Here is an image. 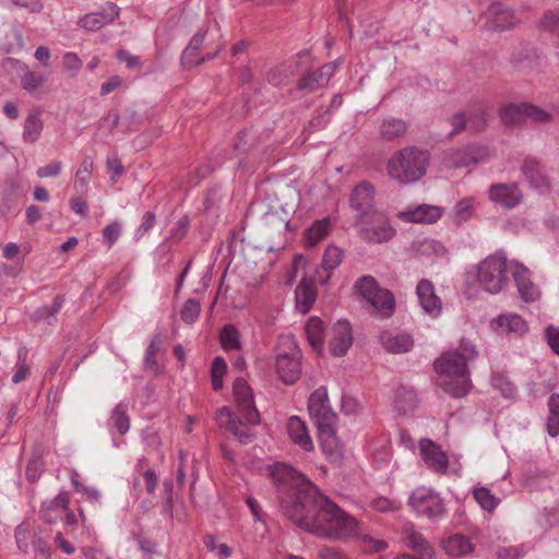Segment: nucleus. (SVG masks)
Wrapping results in <instances>:
<instances>
[{
	"label": "nucleus",
	"instance_id": "obj_56",
	"mask_svg": "<svg viewBox=\"0 0 559 559\" xmlns=\"http://www.w3.org/2000/svg\"><path fill=\"white\" fill-rule=\"evenodd\" d=\"M159 342H160L159 338L157 336H155L151 341L150 345L147 346L145 356H144V360H143L145 369H150V370L157 369V362H156L155 356L159 349L158 348Z\"/></svg>",
	"mask_w": 559,
	"mask_h": 559
},
{
	"label": "nucleus",
	"instance_id": "obj_42",
	"mask_svg": "<svg viewBox=\"0 0 559 559\" xmlns=\"http://www.w3.org/2000/svg\"><path fill=\"white\" fill-rule=\"evenodd\" d=\"M219 342L224 350L240 349L242 345L239 331L231 324L223 326Z\"/></svg>",
	"mask_w": 559,
	"mask_h": 559
},
{
	"label": "nucleus",
	"instance_id": "obj_51",
	"mask_svg": "<svg viewBox=\"0 0 559 559\" xmlns=\"http://www.w3.org/2000/svg\"><path fill=\"white\" fill-rule=\"evenodd\" d=\"M360 540V547L364 552L376 554L384 550L388 544L384 540L374 539L372 536L367 534H360L356 536Z\"/></svg>",
	"mask_w": 559,
	"mask_h": 559
},
{
	"label": "nucleus",
	"instance_id": "obj_47",
	"mask_svg": "<svg viewBox=\"0 0 559 559\" xmlns=\"http://www.w3.org/2000/svg\"><path fill=\"white\" fill-rule=\"evenodd\" d=\"M469 127L475 131H483L487 124V110L484 105L477 104L469 111L468 115Z\"/></svg>",
	"mask_w": 559,
	"mask_h": 559
},
{
	"label": "nucleus",
	"instance_id": "obj_19",
	"mask_svg": "<svg viewBox=\"0 0 559 559\" xmlns=\"http://www.w3.org/2000/svg\"><path fill=\"white\" fill-rule=\"evenodd\" d=\"M486 25L492 31H506L514 25L513 12L500 2L492 3L485 13Z\"/></svg>",
	"mask_w": 559,
	"mask_h": 559
},
{
	"label": "nucleus",
	"instance_id": "obj_1",
	"mask_svg": "<svg viewBox=\"0 0 559 559\" xmlns=\"http://www.w3.org/2000/svg\"><path fill=\"white\" fill-rule=\"evenodd\" d=\"M278 474H274L277 481H283L294 487L295 499L283 506L286 516L299 527L312 533L314 515L319 510V498L323 493L304 475L290 466H283Z\"/></svg>",
	"mask_w": 559,
	"mask_h": 559
},
{
	"label": "nucleus",
	"instance_id": "obj_60",
	"mask_svg": "<svg viewBox=\"0 0 559 559\" xmlns=\"http://www.w3.org/2000/svg\"><path fill=\"white\" fill-rule=\"evenodd\" d=\"M450 123L453 127V130L450 132L449 135L454 136L455 134L465 129L466 124L468 123V117L466 116V114L459 111L450 118Z\"/></svg>",
	"mask_w": 559,
	"mask_h": 559
},
{
	"label": "nucleus",
	"instance_id": "obj_7",
	"mask_svg": "<svg viewBox=\"0 0 559 559\" xmlns=\"http://www.w3.org/2000/svg\"><path fill=\"white\" fill-rule=\"evenodd\" d=\"M409 503L417 514L427 516L433 521L440 519L444 513V506L441 498L426 488L414 490L409 497Z\"/></svg>",
	"mask_w": 559,
	"mask_h": 559
},
{
	"label": "nucleus",
	"instance_id": "obj_46",
	"mask_svg": "<svg viewBox=\"0 0 559 559\" xmlns=\"http://www.w3.org/2000/svg\"><path fill=\"white\" fill-rule=\"evenodd\" d=\"M63 302V296H56L50 306L41 307L34 313V320H44L48 323H51V319L55 318V316L60 311Z\"/></svg>",
	"mask_w": 559,
	"mask_h": 559
},
{
	"label": "nucleus",
	"instance_id": "obj_28",
	"mask_svg": "<svg viewBox=\"0 0 559 559\" xmlns=\"http://www.w3.org/2000/svg\"><path fill=\"white\" fill-rule=\"evenodd\" d=\"M501 333H514L523 335L527 331V324L521 316L515 313H503L493 321Z\"/></svg>",
	"mask_w": 559,
	"mask_h": 559
},
{
	"label": "nucleus",
	"instance_id": "obj_14",
	"mask_svg": "<svg viewBox=\"0 0 559 559\" xmlns=\"http://www.w3.org/2000/svg\"><path fill=\"white\" fill-rule=\"evenodd\" d=\"M419 453L429 468L437 473H447L449 467L448 456L437 443L429 439H421L419 441Z\"/></svg>",
	"mask_w": 559,
	"mask_h": 559
},
{
	"label": "nucleus",
	"instance_id": "obj_54",
	"mask_svg": "<svg viewBox=\"0 0 559 559\" xmlns=\"http://www.w3.org/2000/svg\"><path fill=\"white\" fill-rule=\"evenodd\" d=\"M201 306L195 299H188L181 309V319L186 323H193L200 314Z\"/></svg>",
	"mask_w": 559,
	"mask_h": 559
},
{
	"label": "nucleus",
	"instance_id": "obj_12",
	"mask_svg": "<svg viewBox=\"0 0 559 559\" xmlns=\"http://www.w3.org/2000/svg\"><path fill=\"white\" fill-rule=\"evenodd\" d=\"M234 395L242 417L252 425L260 421V415L254 406L253 394L250 386L241 379L234 383Z\"/></svg>",
	"mask_w": 559,
	"mask_h": 559
},
{
	"label": "nucleus",
	"instance_id": "obj_31",
	"mask_svg": "<svg viewBox=\"0 0 559 559\" xmlns=\"http://www.w3.org/2000/svg\"><path fill=\"white\" fill-rule=\"evenodd\" d=\"M296 70L297 63L289 60L270 69L266 73V80L274 86H282L295 74Z\"/></svg>",
	"mask_w": 559,
	"mask_h": 559
},
{
	"label": "nucleus",
	"instance_id": "obj_24",
	"mask_svg": "<svg viewBox=\"0 0 559 559\" xmlns=\"http://www.w3.org/2000/svg\"><path fill=\"white\" fill-rule=\"evenodd\" d=\"M341 261L342 251L340 248L335 246H328L323 254L321 269L316 272L314 281L322 285L326 284L331 276V271L337 267Z\"/></svg>",
	"mask_w": 559,
	"mask_h": 559
},
{
	"label": "nucleus",
	"instance_id": "obj_16",
	"mask_svg": "<svg viewBox=\"0 0 559 559\" xmlns=\"http://www.w3.org/2000/svg\"><path fill=\"white\" fill-rule=\"evenodd\" d=\"M335 63L330 62L314 71L306 72L297 83V90L312 93L324 87L335 71Z\"/></svg>",
	"mask_w": 559,
	"mask_h": 559
},
{
	"label": "nucleus",
	"instance_id": "obj_45",
	"mask_svg": "<svg viewBox=\"0 0 559 559\" xmlns=\"http://www.w3.org/2000/svg\"><path fill=\"white\" fill-rule=\"evenodd\" d=\"M127 412L128 405L119 403L111 413L112 425L120 435L127 433L130 428V418Z\"/></svg>",
	"mask_w": 559,
	"mask_h": 559
},
{
	"label": "nucleus",
	"instance_id": "obj_44",
	"mask_svg": "<svg viewBox=\"0 0 559 559\" xmlns=\"http://www.w3.org/2000/svg\"><path fill=\"white\" fill-rule=\"evenodd\" d=\"M275 366L280 379L286 384L295 383L300 374V357H296V368L290 367L288 361L281 366L280 358H276Z\"/></svg>",
	"mask_w": 559,
	"mask_h": 559
},
{
	"label": "nucleus",
	"instance_id": "obj_33",
	"mask_svg": "<svg viewBox=\"0 0 559 559\" xmlns=\"http://www.w3.org/2000/svg\"><path fill=\"white\" fill-rule=\"evenodd\" d=\"M206 31H199L194 36L191 38L189 45L182 52L181 61L185 67H193L200 64V61H197V57L199 53V50L204 44Z\"/></svg>",
	"mask_w": 559,
	"mask_h": 559
},
{
	"label": "nucleus",
	"instance_id": "obj_10",
	"mask_svg": "<svg viewBox=\"0 0 559 559\" xmlns=\"http://www.w3.org/2000/svg\"><path fill=\"white\" fill-rule=\"evenodd\" d=\"M490 156L485 145L472 144L463 148L447 152L445 163L451 167H465L473 164L484 163Z\"/></svg>",
	"mask_w": 559,
	"mask_h": 559
},
{
	"label": "nucleus",
	"instance_id": "obj_57",
	"mask_svg": "<svg viewBox=\"0 0 559 559\" xmlns=\"http://www.w3.org/2000/svg\"><path fill=\"white\" fill-rule=\"evenodd\" d=\"M62 169V163L59 160H52L48 165L39 167L36 170V175L39 178H51L58 177Z\"/></svg>",
	"mask_w": 559,
	"mask_h": 559
},
{
	"label": "nucleus",
	"instance_id": "obj_48",
	"mask_svg": "<svg viewBox=\"0 0 559 559\" xmlns=\"http://www.w3.org/2000/svg\"><path fill=\"white\" fill-rule=\"evenodd\" d=\"M379 288L378 282L371 275H364L355 283V289L365 300L371 298Z\"/></svg>",
	"mask_w": 559,
	"mask_h": 559
},
{
	"label": "nucleus",
	"instance_id": "obj_17",
	"mask_svg": "<svg viewBox=\"0 0 559 559\" xmlns=\"http://www.w3.org/2000/svg\"><path fill=\"white\" fill-rule=\"evenodd\" d=\"M416 295L423 310L431 318L440 316L442 310L441 299L436 295L435 287L429 280H420L416 287Z\"/></svg>",
	"mask_w": 559,
	"mask_h": 559
},
{
	"label": "nucleus",
	"instance_id": "obj_15",
	"mask_svg": "<svg viewBox=\"0 0 559 559\" xmlns=\"http://www.w3.org/2000/svg\"><path fill=\"white\" fill-rule=\"evenodd\" d=\"M118 17L119 8L115 3L109 2L99 11L85 14L78 24L86 31L95 32L112 23Z\"/></svg>",
	"mask_w": 559,
	"mask_h": 559
},
{
	"label": "nucleus",
	"instance_id": "obj_18",
	"mask_svg": "<svg viewBox=\"0 0 559 559\" xmlns=\"http://www.w3.org/2000/svg\"><path fill=\"white\" fill-rule=\"evenodd\" d=\"M330 350L333 356L345 355L353 343L352 329L348 321H337L331 330Z\"/></svg>",
	"mask_w": 559,
	"mask_h": 559
},
{
	"label": "nucleus",
	"instance_id": "obj_55",
	"mask_svg": "<svg viewBox=\"0 0 559 559\" xmlns=\"http://www.w3.org/2000/svg\"><path fill=\"white\" fill-rule=\"evenodd\" d=\"M120 115L117 109H110L98 122V130H106L108 133H111L115 128L119 124Z\"/></svg>",
	"mask_w": 559,
	"mask_h": 559
},
{
	"label": "nucleus",
	"instance_id": "obj_32",
	"mask_svg": "<svg viewBox=\"0 0 559 559\" xmlns=\"http://www.w3.org/2000/svg\"><path fill=\"white\" fill-rule=\"evenodd\" d=\"M443 548L447 554L453 557H462L471 554L474 547L468 537L462 534H454L448 538Z\"/></svg>",
	"mask_w": 559,
	"mask_h": 559
},
{
	"label": "nucleus",
	"instance_id": "obj_21",
	"mask_svg": "<svg viewBox=\"0 0 559 559\" xmlns=\"http://www.w3.org/2000/svg\"><path fill=\"white\" fill-rule=\"evenodd\" d=\"M287 435L290 441L304 451L311 452L314 449L306 423L298 416H292L286 424Z\"/></svg>",
	"mask_w": 559,
	"mask_h": 559
},
{
	"label": "nucleus",
	"instance_id": "obj_3",
	"mask_svg": "<svg viewBox=\"0 0 559 559\" xmlns=\"http://www.w3.org/2000/svg\"><path fill=\"white\" fill-rule=\"evenodd\" d=\"M312 533L326 539H346L357 536L359 524L326 496L319 498Z\"/></svg>",
	"mask_w": 559,
	"mask_h": 559
},
{
	"label": "nucleus",
	"instance_id": "obj_23",
	"mask_svg": "<svg viewBox=\"0 0 559 559\" xmlns=\"http://www.w3.org/2000/svg\"><path fill=\"white\" fill-rule=\"evenodd\" d=\"M511 273L516 283L521 298L525 301L536 300L539 296V292L528 278L527 269L516 262H513Z\"/></svg>",
	"mask_w": 559,
	"mask_h": 559
},
{
	"label": "nucleus",
	"instance_id": "obj_59",
	"mask_svg": "<svg viewBox=\"0 0 559 559\" xmlns=\"http://www.w3.org/2000/svg\"><path fill=\"white\" fill-rule=\"evenodd\" d=\"M542 26L555 34L559 35V11H549L542 20Z\"/></svg>",
	"mask_w": 559,
	"mask_h": 559
},
{
	"label": "nucleus",
	"instance_id": "obj_52",
	"mask_svg": "<svg viewBox=\"0 0 559 559\" xmlns=\"http://www.w3.org/2000/svg\"><path fill=\"white\" fill-rule=\"evenodd\" d=\"M474 498L487 511H492L499 503V500L484 487L474 490Z\"/></svg>",
	"mask_w": 559,
	"mask_h": 559
},
{
	"label": "nucleus",
	"instance_id": "obj_2",
	"mask_svg": "<svg viewBox=\"0 0 559 559\" xmlns=\"http://www.w3.org/2000/svg\"><path fill=\"white\" fill-rule=\"evenodd\" d=\"M477 355L475 345L462 340L456 349L445 352L436 359L435 370L440 376L439 385L451 396L462 397L469 392L472 382L467 364Z\"/></svg>",
	"mask_w": 559,
	"mask_h": 559
},
{
	"label": "nucleus",
	"instance_id": "obj_50",
	"mask_svg": "<svg viewBox=\"0 0 559 559\" xmlns=\"http://www.w3.org/2000/svg\"><path fill=\"white\" fill-rule=\"evenodd\" d=\"M474 199L465 198L460 200L454 206V219L461 224L467 222L474 214Z\"/></svg>",
	"mask_w": 559,
	"mask_h": 559
},
{
	"label": "nucleus",
	"instance_id": "obj_22",
	"mask_svg": "<svg viewBox=\"0 0 559 559\" xmlns=\"http://www.w3.org/2000/svg\"><path fill=\"white\" fill-rule=\"evenodd\" d=\"M3 67L7 69L12 68L21 71V85L28 92L36 91L46 81V76L44 74L31 71L24 63L16 59L7 58L3 61Z\"/></svg>",
	"mask_w": 559,
	"mask_h": 559
},
{
	"label": "nucleus",
	"instance_id": "obj_25",
	"mask_svg": "<svg viewBox=\"0 0 559 559\" xmlns=\"http://www.w3.org/2000/svg\"><path fill=\"white\" fill-rule=\"evenodd\" d=\"M380 341L382 346L392 354L406 353L414 345L412 336L405 333L393 334L391 332H382Z\"/></svg>",
	"mask_w": 559,
	"mask_h": 559
},
{
	"label": "nucleus",
	"instance_id": "obj_58",
	"mask_svg": "<svg viewBox=\"0 0 559 559\" xmlns=\"http://www.w3.org/2000/svg\"><path fill=\"white\" fill-rule=\"evenodd\" d=\"M44 468V462L40 456H34L32 460H29L27 467H26V477L31 481H35L38 479L39 475L41 474Z\"/></svg>",
	"mask_w": 559,
	"mask_h": 559
},
{
	"label": "nucleus",
	"instance_id": "obj_43",
	"mask_svg": "<svg viewBox=\"0 0 559 559\" xmlns=\"http://www.w3.org/2000/svg\"><path fill=\"white\" fill-rule=\"evenodd\" d=\"M549 415L547 418V431L551 437L559 435V394L552 393L548 399Z\"/></svg>",
	"mask_w": 559,
	"mask_h": 559
},
{
	"label": "nucleus",
	"instance_id": "obj_37",
	"mask_svg": "<svg viewBox=\"0 0 559 559\" xmlns=\"http://www.w3.org/2000/svg\"><path fill=\"white\" fill-rule=\"evenodd\" d=\"M306 335L310 345L317 350L321 352L323 347V323L318 317H312L308 320L306 328Z\"/></svg>",
	"mask_w": 559,
	"mask_h": 559
},
{
	"label": "nucleus",
	"instance_id": "obj_30",
	"mask_svg": "<svg viewBox=\"0 0 559 559\" xmlns=\"http://www.w3.org/2000/svg\"><path fill=\"white\" fill-rule=\"evenodd\" d=\"M407 132V123L399 118L384 119L379 128L382 140L391 142L402 138Z\"/></svg>",
	"mask_w": 559,
	"mask_h": 559
},
{
	"label": "nucleus",
	"instance_id": "obj_49",
	"mask_svg": "<svg viewBox=\"0 0 559 559\" xmlns=\"http://www.w3.org/2000/svg\"><path fill=\"white\" fill-rule=\"evenodd\" d=\"M522 171L527 180L535 187H542L546 183L545 177L540 173L539 164L535 160H525Z\"/></svg>",
	"mask_w": 559,
	"mask_h": 559
},
{
	"label": "nucleus",
	"instance_id": "obj_61",
	"mask_svg": "<svg viewBox=\"0 0 559 559\" xmlns=\"http://www.w3.org/2000/svg\"><path fill=\"white\" fill-rule=\"evenodd\" d=\"M320 559H349L346 554L336 547L323 546L318 550Z\"/></svg>",
	"mask_w": 559,
	"mask_h": 559
},
{
	"label": "nucleus",
	"instance_id": "obj_9",
	"mask_svg": "<svg viewBox=\"0 0 559 559\" xmlns=\"http://www.w3.org/2000/svg\"><path fill=\"white\" fill-rule=\"evenodd\" d=\"M350 206L357 212V221L367 223L369 215L377 212L374 204V188L370 182L361 181L352 191Z\"/></svg>",
	"mask_w": 559,
	"mask_h": 559
},
{
	"label": "nucleus",
	"instance_id": "obj_40",
	"mask_svg": "<svg viewBox=\"0 0 559 559\" xmlns=\"http://www.w3.org/2000/svg\"><path fill=\"white\" fill-rule=\"evenodd\" d=\"M417 404L416 393L412 388L401 386L396 391L395 406L400 413H407Z\"/></svg>",
	"mask_w": 559,
	"mask_h": 559
},
{
	"label": "nucleus",
	"instance_id": "obj_20",
	"mask_svg": "<svg viewBox=\"0 0 559 559\" xmlns=\"http://www.w3.org/2000/svg\"><path fill=\"white\" fill-rule=\"evenodd\" d=\"M443 210L440 206L420 204L414 209L402 211L397 216L406 223H436L442 216Z\"/></svg>",
	"mask_w": 559,
	"mask_h": 559
},
{
	"label": "nucleus",
	"instance_id": "obj_38",
	"mask_svg": "<svg viewBox=\"0 0 559 559\" xmlns=\"http://www.w3.org/2000/svg\"><path fill=\"white\" fill-rule=\"evenodd\" d=\"M41 131L43 122L40 120L39 112H29L24 123V142L34 144L39 139Z\"/></svg>",
	"mask_w": 559,
	"mask_h": 559
},
{
	"label": "nucleus",
	"instance_id": "obj_29",
	"mask_svg": "<svg viewBox=\"0 0 559 559\" xmlns=\"http://www.w3.org/2000/svg\"><path fill=\"white\" fill-rule=\"evenodd\" d=\"M366 301L384 318L390 317L395 308L394 295L384 288H379L378 292L373 294L371 298L366 299Z\"/></svg>",
	"mask_w": 559,
	"mask_h": 559
},
{
	"label": "nucleus",
	"instance_id": "obj_39",
	"mask_svg": "<svg viewBox=\"0 0 559 559\" xmlns=\"http://www.w3.org/2000/svg\"><path fill=\"white\" fill-rule=\"evenodd\" d=\"M404 542L407 547L419 551L421 555L432 558L433 550L428 545L427 540L423 537L421 534L417 533L413 528L405 531Z\"/></svg>",
	"mask_w": 559,
	"mask_h": 559
},
{
	"label": "nucleus",
	"instance_id": "obj_8",
	"mask_svg": "<svg viewBox=\"0 0 559 559\" xmlns=\"http://www.w3.org/2000/svg\"><path fill=\"white\" fill-rule=\"evenodd\" d=\"M370 225L360 229V237L371 243H383L390 241L396 234L390 219L382 212H374L369 215ZM369 219H367V223Z\"/></svg>",
	"mask_w": 559,
	"mask_h": 559
},
{
	"label": "nucleus",
	"instance_id": "obj_64",
	"mask_svg": "<svg viewBox=\"0 0 559 559\" xmlns=\"http://www.w3.org/2000/svg\"><path fill=\"white\" fill-rule=\"evenodd\" d=\"M546 338L552 352L559 356V328L548 326L546 329Z\"/></svg>",
	"mask_w": 559,
	"mask_h": 559
},
{
	"label": "nucleus",
	"instance_id": "obj_5",
	"mask_svg": "<svg viewBox=\"0 0 559 559\" xmlns=\"http://www.w3.org/2000/svg\"><path fill=\"white\" fill-rule=\"evenodd\" d=\"M512 266L513 261H508L502 253L489 255L478 264L477 282L484 290L498 294L508 285L507 273Z\"/></svg>",
	"mask_w": 559,
	"mask_h": 559
},
{
	"label": "nucleus",
	"instance_id": "obj_34",
	"mask_svg": "<svg viewBox=\"0 0 559 559\" xmlns=\"http://www.w3.org/2000/svg\"><path fill=\"white\" fill-rule=\"evenodd\" d=\"M93 168H94L93 158L90 156H85L82 159L80 167L78 168L76 174H75L74 189L78 192L85 193L87 191L88 182L91 180L92 173H93Z\"/></svg>",
	"mask_w": 559,
	"mask_h": 559
},
{
	"label": "nucleus",
	"instance_id": "obj_63",
	"mask_svg": "<svg viewBox=\"0 0 559 559\" xmlns=\"http://www.w3.org/2000/svg\"><path fill=\"white\" fill-rule=\"evenodd\" d=\"M121 227L118 223L107 225L103 230V237L108 246H112L119 238Z\"/></svg>",
	"mask_w": 559,
	"mask_h": 559
},
{
	"label": "nucleus",
	"instance_id": "obj_41",
	"mask_svg": "<svg viewBox=\"0 0 559 559\" xmlns=\"http://www.w3.org/2000/svg\"><path fill=\"white\" fill-rule=\"evenodd\" d=\"M413 247L417 254L420 255H435L438 258L447 255V248L443 246V243L435 239H424L421 241L415 242Z\"/></svg>",
	"mask_w": 559,
	"mask_h": 559
},
{
	"label": "nucleus",
	"instance_id": "obj_11",
	"mask_svg": "<svg viewBox=\"0 0 559 559\" xmlns=\"http://www.w3.org/2000/svg\"><path fill=\"white\" fill-rule=\"evenodd\" d=\"M487 193L492 203L507 210L514 209L523 201V193L515 182L493 183Z\"/></svg>",
	"mask_w": 559,
	"mask_h": 559
},
{
	"label": "nucleus",
	"instance_id": "obj_26",
	"mask_svg": "<svg viewBox=\"0 0 559 559\" xmlns=\"http://www.w3.org/2000/svg\"><path fill=\"white\" fill-rule=\"evenodd\" d=\"M296 357H300V350L293 335H282L278 337L276 346V358H280V365L290 362V367L296 368Z\"/></svg>",
	"mask_w": 559,
	"mask_h": 559
},
{
	"label": "nucleus",
	"instance_id": "obj_62",
	"mask_svg": "<svg viewBox=\"0 0 559 559\" xmlns=\"http://www.w3.org/2000/svg\"><path fill=\"white\" fill-rule=\"evenodd\" d=\"M527 118L535 122L546 123L551 120V115L534 105L528 104Z\"/></svg>",
	"mask_w": 559,
	"mask_h": 559
},
{
	"label": "nucleus",
	"instance_id": "obj_6",
	"mask_svg": "<svg viewBox=\"0 0 559 559\" xmlns=\"http://www.w3.org/2000/svg\"><path fill=\"white\" fill-rule=\"evenodd\" d=\"M308 411L318 428L320 438L332 436L336 415L330 405L328 391L324 386H320L310 395Z\"/></svg>",
	"mask_w": 559,
	"mask_h": 559
},
{
	"label": "nucleus",
	"instance_id": "obj_53",
	"mask_svg": "<svg viewBox=\"0 0 559 559\" xmlns=\"http://www.w3.org/2000/svg\"><path fill=\"white\" fill-rule=\"evenodd\" d=\"M226 362L222 357H216L212 362V385L214 390H219L223 386V377L226 373Z\"/></svg>",
	"mask_w": 559,
	"mask_h": 559
},
{
	"label": "nucleus",
	"instance_id": "obj_36",
	"mask_svg": "<svg viewBox=\"0 0 559 559\" xmlns=\"http://www.w3.org/2000/svg\"><path fill=\"white\" fill-rule=\"evenodd\" d=\"M330 231V219L316 221L306 231L305 243L307 247H314L324 239Z\"/></svg>",
	"mask_w": 559,
	"mask_h": 559
},
{
	"label": "nucleus",
	"instance_id": "obj_4",
	"mask_svg": "<svg viewBox=\"0 0 559 559\" xmlns=\"http://www.w3.org/2000/svg\"><path fill=\"white\" fill-rule=\"evenodd\" d=\"M429 163L427 151L415 146L404 147L395 152L386 165L388 176L402 183L408 185L416 182L426 175Z\"/></svg>",
	"mask_w": 559,
	"mask_h": 559
},
{
	"label": "nucleus",
	"instance_id": "obj_27",
	"mask_svg": "<svg viewBox=\"0 0 559 559\" xmlns=\"http://www.w3.org/2000/svg\"><path fill=\"white\" fill-rule=\"evenodd\" d=\"M528 104H507L499 110V117L506 126H516L524 122L527 119Z\"/></svg>",
	"mask_w": 559,
	"mask_h": 559
},
{
	"label": "nucleus",
	"instance_id": "obj_35",
	"mask_svg": "<svg viewBox=\"0 0 559 559\" xmlns=\"http://www.w3.org/2000/svg\"><path fill=\"white\" fill-rule=\"evenodd\" d=\"M316 296L312 285L301 281L295 290L297 308L304 313L308 312L316 301Z\"/></svg>",
	"mask_w": 559,
	"mask_h": 559
},
{
	"label": "nucleus",
	"instance_id": "obj_13",
	"mask_svg": "<svg viewBox=\"0 0 559 559\" xmlns=\"http://www.w3.org/2000/svg\"><path fill=\"white\" fill-rule=\"evenodd\" d=\"M216 420L221 427L230 431L241 443L248 444L253 439V433L247 425L238 419L236 414L227 406L219 408Z\"/></svg>",
	"mask_w": 559,
	"mask_h": 559
}]
</instances>
